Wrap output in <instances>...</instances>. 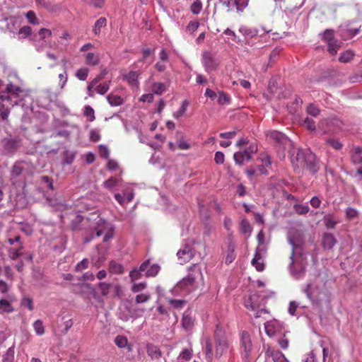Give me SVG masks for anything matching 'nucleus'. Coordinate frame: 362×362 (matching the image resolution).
<instances>
[{
  "label": "nucleus",
  "mask_w": 362,
  "mask_h": 362,
  "mask_svg": "<svg viewBox=\"0 0 362 362\" xmlns=\"http://www.w3.org/2000/svg\"><path fill=\"white\" fill-rule=\"evenodd\" d=\"M107 25V20L105 17H100L95 23L93 28V32L95 35H99L101 33V28H105Z\"/></svg>",
  "instance_id": "24"
},
{
  "label": "nucleus",
  "mask_w": 362,
  "mask_h": 362,
  "mask_svg": "<svg viewBox=\"0 0 362 362\" xmlns=\"http://www.w3.org/2000/svg\"><path fill=\"white\" fill-rule=\"evenodd\" d=\"M240 231L244 234H250L252 232V227L250 223L247 219H243L240 223Z\"/></svg>",
  "instance_id": "42"
},
{
  "label": "nucleus",
  "mask_w": 362,
  "mask_h": 362,
  "mask_svg": "<svg viewBox=\"0 0 362 362\" xmlns=\"http://www.w3.org/2000/svg\"><path fill=\"white\" fill-rule=\"evenodd\" d=\"M14 346H11L7 349L5 354L3 356V362H13L14 361Z\"/></svg>",
  "instance_id": "37"
},
{
  "label": "nucleus",
  "mask_w": 362,
  "mask_h": 362,
  "mask_svg": "<svg viewBox=\"0 0 362 362\" xmlns=\"http://www.w3.org/2000/svg\"><path fill=\"white\" fill-rule=\"evenodd\" d=\"M305 293L307 297L312 300L313 297L315 295V291L312 284H308L305 289Z\"/></svg>",
  "instance_id": "64"
},
{
  "label": "nucleus",
  "mask_w": 362,
  "mask_h": 362,
  "mask_svg": "<svg viewBox=\"0 0 362 362\" xmlns=\"http://www.w3.org/2000/svg\"><path fill=\"white\" fill-rule=\"evenodd\" d=\"M206 358L209 361L213 358L212 344L209 339L206 341Z\"/></svg>",
  "instance_id": "56"
},
{
  "label": "nucleus",
  "mask_w": 362,
  "mask_h": 362,
  "mask_svg": "<svg viewBox=\"0 0 362 362\" xmlns=\"http://www.w3.org/2000/svg\"><path fill=\"white\" fill-rule=\"evenodd\" d=\"M264 328L267 334L269 337L284 333V327L282 324L275 320L267 322L264 324Z\"/></svg>",
  "instance_id": "8"
},
{
  "label": "nucleus",
  "mask_w": 362,
  "mask_h": 362,
  "mask_svg": "<svg viewBox=\"0 0 362 362\" xmlns=\"http://www.w3.org/2000/svg\"><path fill=\"white\" fill-rule=\"evenodd\" d=\"M30 164V162L25 160H18L15 162L11 170V177H19L29 167Z\"/></svg>",
  "instance_id": "10"
},
{
  "label": "nucleus",
  "mask_w": 362,
  "mask_h": 362,
  "mask_svg": "<svg viewBox=\"0 0 362 362\" xmlns=\"http://www.w3.org/2000/svg\"><path fill=\"white\" fill-rule=\"evenodd\" d=\"M202 64L206 72L210 74L218 69L219 61L215 54L210 51H204L202 54Z\"/></svg>",
  "instance_id": "4"
},
{
  "label": "nucleus",
  "mask_w": 362,
  "mask_h": 362,
  "mask_svg": "<svg viewBox=\"0 0 362 362\" xmlns=\"http://www.w3.org/2000/svg\"><path fill=\"white\" fill-rule=\"evenodd\" d=\"M252 344L250 335L247 332L243 331L240 338V349L243 357L247 358L252 351Z\"/></svg>",
  "instance_id": "7"
},
{
  "label": "nucleus",
  "mask_w": 362,
  "mask_h": 362,
  "mask_svg": "<svg viewBox=\"0 0 362 362\" xmlns=\"http://www.w3.org/2000/svg\"><path fill=\"white\" fill-rule=\"evenodd\" d=\"M85 64L89 66H97L100 63V55L98 53L87 52L83 54Z\"/></svg>",
  "instance_id": "17"
},
{
  "label": "nucleus",
  "mask_w": 362,
  "mask_h": 362,
  "mask_svg": "<svg viewBox=\"0 0 362 362\" xmlns=\"http://www.w3.org/2000/svg\"><path fill=\"white\" fill-rule=\"evenodd\" d=\"M168 303L176 309H180L183 308L185 304V301L183 300L169 299Z\"/></svg>",
  "instance_id": "59"
},
{
  "label": "nucleus",
  "mask_w": 362,
  "mask_h": 362,
  "mask_svg": "<svg viewBox=\"0 0 362 362\" xmlns=\"http://www.w3.org/2000/svg\"><path fill=\"white\" fill-rule=\"evenodd\" d=\"M199 23L197 21H189L188 25L186 27V32L192 34L194 33L199 28Z\"/></svg>",
  "instance_id": "54"
},
{
  "label": "nucleus",
  "mask_w": 362,
  "mask_h": 362,
  "mask_svg": "<svg viewBox=\"0 0 362 362\" xmlns=\"http://www.w3.org/2000/svg\"><path fill=\"white\" fill-rule=\"evenodd\" d=\"M160 270V267L158 264L149 265L147 267L145 274L146 277H153L156 276Z\"/></svg>",
  "instance_id": "34"
},
{
  "label": "nucleus",
  "mask_w": 362,
  "mask_h": 362,
  "mask_svg": "<svg viewBox=\"0 0 362 362\" xmlns=\"http://www.w3.org/2000/svg\"><path fill=\"white\" fill-rule=\"evenodd\" d=\"M6 93H8L7 96L1 95L0 98L3 100H12L13 98H18L19 93L22 92V90L18 86H15L13 84L10 83L7 86Z\"/></svg>",
  "instance_id": "13"
},
{
  "label": "nucleus",
  "mask_w": 362,
  "mask_h": 362,
  "mask_svg": "<svg viewBox=\"0 0 362 362\" xmlns=\"http://www.w3.org/2000/svg\"><path fill=\"white\" fill-rule=\"evenodd\" d=\"M110 81L105 82L103 83L99 84L96 86L95 90L98 94L105 95L110 88Z\"/></svg>",
  "instance_id": "47"
},
{
  "label": "nucleus",
  "mask_w": 362,
  "mask_h": 362,
  "mask_svg": "<svg viewBox=\"0 0 362 362\" xmlns=\"http://www.w3.org/2000/svg\"><path fill=\"white\" fill-rule=\"evenodd\" d=\"M108 103L112 106L121 105L124 100L123 98L117 95L110 94L107 97Z\"/></svg>",
  "instance_id": "31"
},
{
  "label": "nucleus",
  "mask_w": 362,
  "mask_h": 362,
  "mask_svg": "<svg viewBox=\"0 0 362 362\" xmlns=\"http://www.w3.org/2000/svg\"><path fill=\"white\" fill-rule=\"evenodd\" d=\"M86 4L95 8H101L105 5V0H82Z\"/></svg>",
  "instance_id": "44"
},
{
  "label": "nucleus",
  "mask_w": 362,
  "mask_h": 362,
  "mask_svg": "<svg viewBox=\"0 0 362 362\" xmlns=\"http://www.w3.org/2000/svg\"><path fill=\"white\" fill-rule=\"evenodd\" d=\"M228 254L226 257V262L227 264H230L235 258V244L233 240L232 235H228Z\"/></svg>",
  "instance_id": "15"
},
{
  "label": "nucleus",
  "mask_w": 362,
  "mask_h": 362,
  "mask_svg": "<svg viewBox=\"0 0 362 362\" xmlns=\"http://www.w3.org/2000/svg\"><path fill=\"white\" fill-rule=\"evenodd\" d=\"M259 295L255 293L248 297L245 300V306L251 310L256 311L255 317L256 318L260 317L262 313H267V310L265 308H260V304H254V299H258Z\"/></svg>",
  "instance_id": "6"
},
{
  "label": "nucleus",
  "mask_w": 362,
  "mask_h": 362,
  "mask_svg": "<svg viewBox=\"0 0 362 362\" xmlns=\"http://www.w3.org/2000/svg\"><path fill=\"white\" fill-rule=\"evenodd\" d=\"M88 75V69L87 68H81L77 70L76 76L81 81H85Z\"/></svg>",
  "instance_id": "53"
},
{
  "label": "nucleus",
  "mask_w": 362,
  "mask_h": 362,
  "mask_svg": "<svg viewBox=\"0 0 362 362\" xmlns=\"http://www.w3.org/2000/svg\"><path fill=\"white\" fill-rule=\"evenodd\" d=\"M293 209L298 215H305L309 211V206L307 205L295 204Z\"/></svg>",
  "instance_id": "45"
},
{
  "label": "nucleus",
  "mask_w": 362,
  "mask_h": 362,
  "mask_svg": "<svg viewBox=\"0 0 362 362\" xmlns=\"http://www.w3.org/2000/svg\"><path fill=\"white\" fill-rule=\"evenodd\" d=\"M233 4L236 7L238 13L243 12L248 4V0H233Z\"/></svg>",
  "instance_id": "41"
},
{
  "label": "nucleus",
  "mask_w": 362,
  "mask_h": 362,
  "mask_svg": "<svg viewBox=\"0 0 362 362\" xmlns=\"http://www.w3.org/2000/svg\"><path fill=\"white\" fill-rule=\"evenodd\" d=\"M88 264H89L88 259L86 258L83 259L82 261H81L76 265L75 271L78 272H82L83 270L88 268Z\"/></svg>",
  "instance_id": "57"
},
{
  "label": "nucleus",
  "mask_w": 362,
  "mask_h": 362,
  "mask_svg": "<svg viewBox=\"0 0 362 362\" xmlns=\"http://www.w3.org/2000/svg\"><path fill=\"white\" fill-rule=\"evenodd\" d=\"M351 158L354 164L358 165L362 163V146H357L352 148L351 151Z\"/></svg>",
  "instance_id": "22"
},
{
  "label": "nucleus",
  "mask_w": 362,
  "mask_h": 362,
  "mask_svg": "<svg viewBox=\"0 0 362 362\" xmlns=\"http://www.w3.org/2000/svg\"><path fill=\"white\" fill-rule=\"evenodd\" d=\"M151 298L150 294L148 293H141L138 294L135 298V302L136 303H142L147 302Z\"/></svg>",
  "instance_id": "60"
},
{
  "label": "nucleus",
  "mask_w": 362,
  "mask_h": 362,
  "mask_svg": "<svg viewBox=\"0 0 362 362\" xmlns=\"http://www.w3.org/2000/svg\"><path fill=\"white\" fill-rule=\"evenodd\" d=\"M21 306L26 307L29 310H34L33 300L30 297H24L21 300Z\"/></svg>",
  "instance_id": "49"
},
{
  "label": "nucleus",
  "mask_w": 362,
  "mask_h": 362,
  "mask_svg": "<svg viewBox=\"0 0 362 362\" xmlns=\"http://www.w3.org/2000/svg\"><path fill=\"white\" fill-rule=\"evenodd\" d=\"M238 30L243 35L245 36L246 39L253 38L259 33V31L256 28L247 27L245 25L240 26Z\"/></svg>",
  "instance_id": "20"
},
{
  "label": "nucleus",
  "mask_w": 362,
  "mask_h": 362,
  "mask_svg": "<svg viewBox=\"0 0 362 362\" xmlns=\"http://www.w3.org/2000/svg\"><path fill=\"white\" fill-rule=\"evenodd\" d=\"M189 105V102L187 100H184L182 103V105L180 107V108L176 111L175 112H174L173 114V117H175V118H179L180 117H182L185 112H186L187 110V107Z\"/></svg>",
  "instance_id": "46"
},
{
  "label": "nucleus",
  "mask_w": 362,
  "mask_h": 362,
  "mask_svg": "<svg viewBox=\"0 0 362 362\" xmlns=\"http://www.w3.org/2000/svg\"><path fill=\"white\" fill-rule=\"evenodd\" d=\"M267 136L275 143L284 144L287 140V137L278 131H271L267 134Z\"/></svg>",
  "instance_id": "19"
},
{
  "label": "nucleus",
  "mask_w": 362,
  "mask_h": 362,
  "mask_svg": "<svg viewBox=\"0 0 362 362\" xmlns=\"http://www.w3.org/2000/svg\"><path fill=\"white\" fill-rule=\"evenodd\" d=\"M328 49L327 51L332 55H335L337 51L341 47V42L338 40H334L332 42H327Z\"/></svg>",
  "instance_id": "27"
},
{
  "label": "nucleus",
  "mask_w": 362,
  "mask_h": 362,
  "mask_svg": "<svg viewBox=\"0 0 362 362\" xmlns=\"http://www.w3.org/2000/svg\"><path fill=\"white\" fill-rule=\"evenodd\" d=\"M148 264H150V260L147 259L141 264L139 269L136 268L132 269L129 273L131 281L133 282L140 279L142 277V272L146 270Z\"/></svg>",
  "instance_id": "12"
},
{
  "label": "nucleus",
  "mask_w": 362,
  "mask_h": 362,
  "mask_svg": "<svg viewBox=\"0 0 362 362\" xmlns=\"http://www.w3.org/2000/svg\"><path fill=\"white\" fill-rule=\"evenodd\" d=\"M92 216H97V218L95 219L96 221L95 224L93 227V230L95 232V235L97 237H100L104 232H105V234L103 237V242H107L112 239L114 235L113 228L109 226L105 220L100 217V216L95 214H93Z\"/></svg>",
  "instance_id": "2"
},
{
  "label": "nucleus",
  "mask_w": 362,
  "mask_h": 362,
  "mask_svg": "<svg viewBox=\"0 0 362 362\" xmlns=\"http://www.w3.org/2000/svg\"><path fill=\"white\" fill-rule=\"evenodd\" d=\"M14 310L11 302L6 299L0 300V313H11Z\"/></svg>",
  "instance_id": "25"
},
{
  "label": "nucleus",
  "mask_w": 362,
  "mask_h": 362,
  "mask_svg": "<svg viewBox=\"0 0 362 362\" xmlns=\"http://www.w3.org/2000/svg\"><path fill=\"white\" fill-rule=\"evenodd\" d=\"M346 218L352 221L359 216V211L354 207H348L345 211Z\"/></svg>",
  "instance_id": "32"
},
{
  "label": "nucleus",
  "mask_w": 362,
  "mask_h": 362,
  "mask_svg": "<svg viewBox=\"0 0 362 362\" xmlns=\"http://www.w3.org/2000/svg\"><path fill=\"white\" fill-rule=\"evenodd\" d=\"M354 57V53L351 50H346L341 54L339 61L341 63H348L351 62Z\"/></svg>",
  "instance_id": "36"
},
{
  "label": "nucleus",
  "mask_w": 362,
  "mask_h": 362,
  "mask_svg": "<svg viewBox=\"0 0 362 362\" xmlns=\"http://www.w3.org/2000/svg\"><path fill=\"white\" fill-rule=\"evenodd\" d=\"M325 142L335 150H340L343 146L342 144L339 140L333 139H327Z\"/></svg>",
  "instance_id": "51"
},
{
  "label": "nucleus",
  "mask_w": 362,
  "mask_h": 362,
  "mask_svg": "<svg viewBox=\"0 0 362 362\" xmlns=\"http://www.w3.org/2000/svg\"><path fill=\"white\" fill-rule=\"evenodd\" d=\"M296 158L298 160H302L300 162L303 163V166L311 173H315L317 172L319 167L317 165L315 156L311 152L305 153L299 150L297 153Z\"/></svg>",
  "instance_id": "5"
},
{
  "label": "nucleus",
  "mask_w": 362,
  "mask_h": 362,
  "mask_svg": "<svg viewBox=\"0 0 362 362\" xmlns=\"http://www.w3.org/2000/svg\"><path fill=\"white\" fill-rule=\"evenodd\" d=\"M257 160H259L261 162V164L263 165L264 166H266L269 169L271 168V157L267 153H260Z\"/></svg>",
  "instance_id": "30"
},
{
  "label": "nucleus",
  "mask_w": 362,
  "mask_h": 362,
  "mask_svg": "<svg viewBox=\"0 0 362 362\" xmlns=\"http://www.w3.org/2000/svg\"><path fill=\"white\" fill-rule=\"evenodd\" d=\"M58 78L59 79V86L61 89H63L68 81L67 71H64L63 73L59 74Z\"/></svg>",
  "instance_id": "55"
},
{
  "label": "nucleus",
  "mask_w": 362,
  "mask_h": 362,
  "mask_svg": "<svg viewBox=\"0 0 362 362\" xmlns=\"http://www.w3.org/2000/svg\"><path fill=\"white\" fill-rule=\"evenodd\" d=\"M33 327L37 335L42 336L45 334V327L41 320H35L33 324Z\"/></svg>",
  "instance_id": "33"
},
{
  "label": "nucleus",
  "mask_w": 362,
  "mask_h": 362,
  "mask_svg": "<svg viewBox=\"0 0 362 362\" xmlns=\"http://www.w3.org/2000/svg\"><path fill=\"white\" fill-rule=\"evenodd\" d=\"M192 356V349H185L180 354L179 357L182 358L186 361H189Z\"/></svg>",
  "instance_id": "63"
},
{
  "label": "nucleus",
  "mask_w": 362,
  "mask_h": 362,
  "mask_svg": "<svg viewBox=\"0 0 362 362\" xmlns=\"http://www.w3.org/2000/svg\"><path fill=\"white\" fill-rule=\"evenodd\" d=\"M177 256L180 261V264H182L189 262L193 257L194 252L190 247L186 246L177 252Z\"/></svg>",
  "instance_id": "14"
},
{
  "label": "nucleus",
  "mask_w": 362,
  "mask_h": 362,
  "mask_svg": "<svg viewBox=\"0 0 362 362\" xmlns=\"http://www.w3.org/2000/svg\"><path fill=\"white\" fill-rule=\"evenodd\" d=\"M18 144L16 140L5 139L4 141V149L6 153H13L17 151Z\"/></svg>",
  "instance_id": "21"
},
{
  "label": "nucleus",
  "mask_w": 362,
  "mask_h": 362,
  "mask_svg": "<svg viewBox=\"0 0 362 362\" xmlns=\"http://www.w3.org/2000/svg\"><path fill=\"white\" fill-rule=\"evenodd\" d=\"M141 75L139 71H130L129 73L123 74L122 78L132 88L137 89L139 88V77Z\"/></svg>",
  "instance_id": "9"
},
{
  "label": "nucleus",
  "mask_w": 362,
  "mask_h": 362,
  "mask_svg": "<svg viewBox=\"0 0 362 362\" xmlns=\"http://www.w3.org/2000/svg\"><path fill=\"white\" fill-rule=\"evenodd\" d=\"M271 356L274 362H288L284 354L280 351H272Z\"/></svg>",
  "instance_id": "35"
},
{
  "label": "nucleus",
  "mask_w": 362,
  "mask_h": 362,
  "mask_svg": "<svg viewBox=\"0 0 362 362\" xmlns=\"http://www.w3.org/2000/svg\"><path fill=\"white\" fill-rule=\"evenodd\" d=\"M251 264L258 272H262L264 269L262 257L259 251V247L256 249L254 258L251 261Z\"/></svg>",
  "instance_id": "18"
},
{
  "label": "nucleus",
  "mask_w": 362,
  "mask_h": 362,
  "mask_svg": "<svg viewBox=\"0 0 362 362\" xmlns=\"http://www.w3.org/2000/svg\"><path fill=\"white\" fill-rule=\"evenodd\" d=\"M216 341V356L220 358L228 349V342L223 331L218 326L214 332Z\"/></svg>",
  "instance_id": "3"
},
{
  "label": "nucleus",
  "mask_w": 362,
  "mask_h": 362,
  "mask_svg": "<svg viewBox=\"0 0 362 362\" xmlns=\"http://www.w3.org/2000/svg\"><path fill=\"white\" fill-rule=\"evenodd\" d=\"M84 115L89 117L90 122L95 119L94 110L89 105L85 107Z\"/></svg>",
  "instance_id": "62"
},
{
  "label": "nucleus",
  "mask_w": 362,
  "mask_h": 362,
  "mask_svg": "<svg viewBox=\"0 0 362 362\" xmlns=\"http://www.w3.org/2000/svg\"><path fill=\"white\" fill-rule=\"evenodd\" d=\"M202 9V3L201 0H195L190 6L191 12L194 15H198Z\"/></svg>",
  "instance_id": "40"
},
{
  "label": "nucleus",
  "mask_w": 362,
  "mask_h": 362,
  "mask_svg": "<svg viewBox=\"0 0 362 362\" xmlns=\"http://www.w3.org/2000/svg\"><path fill=\"white\" fill-rule=\"evenodd\" d=\"M151 90L154 94L161 95L166 90V86L163 83L155 82L152 84Z\"/></svg>",
  "instance_id": "29"
},
{
  "label": "nucleus",
  "mask_w": 362,
  "mask_h": 362,
  "mask_svg": "<svg viewBox=\"0 0 362 362\" xmlns=\"http://www.w3.org/2000/svg\"><path fill=\"white\" fill-rule=\"evenodd\" d=\"M303 125L305 126V127L306 129H308V130H310V131L315 130V127H316L315 122L309 117H306L304 119Z\"/></svg>",
  "instance_id": "61"
},
{
  "label": "nucleus",
  "mask_w": 362,
  "mask_h": 362,
  "mask_svg": "<svg viewBox=\"0 0 362 362\" xmlns=\"http://www.w3.org/2000/svg\"><path fill=\"white\" fill-rule=\"evenodd\" d=\"M182 327L186 330H190L194 326V320L191 316L185 313L181 322Z\"/></svg>",
  "instance_id": "26"
},
{
  "label": "nucleus",
  "mask_w": 362,
  "mask_h": 362,
  "mask_svg": "<svg viewBox=\"0 0 362 362\" xmlns=\"http://www.w3.org/2000/svg\"><path fill=\"white\" fill-rule=\"evenodd\" d=\"M23 248V246L22 243H20V244L17 248H16V247L10 248L8 251L9 257L13 260H16L21 256H23L24 255L21 252Z\"/></svg>",
  "instance_id": "23"
},
{
  "label": "nucleus",
  "mask_w": 362,
  "mask_h": 362,
  "mask_svg": "<svg viewBox=\"0 0 362 362\" xmlns=\"http://www.w3.org/2000/svg\"><path fill=\"white\" fill-rule=\"evenodd\" d=\"M115 343L119 348H124L128 344V340L126 337L118 335L115 339Z\"/></svg>",
  "instance_id": "43"
},
{
  "label": "nucleus",
  "mask_w": 362,
  "mask_h": 362,
  "mask_svg": "<svg viewBox=\"0 0 362 362\" xmlns=\"http://www.w3.org/2000/svg\"><path fill=\"white\" fill-rule=\"evenodd\" d=\"M203 281V275L201 269L193 265L189 269V274L177 284L178 287L187 291L195 290L199 284Z\"/></svg>",
  "instance_id": "1"
},
{
  "label": "nucleus",
  "mask_w": 362,
  "mask_h": 362,
  "mask_svg": "<svg viewBox=\"0 0 362 362\" xmlns=\"http://www.w3.org/2000/svg\"><path fill=\"white\" fill-rule=\"evenodd\" d=\"M338 221L332 216H327L325 218V223L327 228H334Z\"/></svg>",
  "instance_id": "50"
},
{
  "label": "nucleus",
  "mask_w": 362,
  "mask_h": 362,
  "mask_svg": "<svg viewBox=\"0 0 362 362\" xmlns=\"http://www.w3.org/2000/svg\"><path fill=\"white\" fill-rule=\"evenodd\" d=\"M25 17L28 22L33 25H38L40 23L39 20L36 17L35 13L33 11H29L26 13Z\"/></svg>",
  "instance_id": "48"
},
{
  "label": "nucleus",
  "mask_w": 362,
  "mask_h": 362,
  "mask_svg": "<svg viewBox=\"0 0 362 362\" xmlns=\"http://www.w3.org/2000/svg\"><path fill=\"white\" fill-rule=\"evenodd\" d=\"M146 350L148 356L156 362H162L163 360L165 362V360L162 358V352L160 348L154 344H148L146 345Z\"/></svg>",
  "instance_id": "11"
},
{
  "label": "nucleus",
  "mask_w": 362,
  "mask_h": 362,
  "mask_svg": "<svg viewBox=\"0 0 362 362\" xmlns=\"http://www.w3.org/2000/svg\"><path fill=\"white\" fill-rule=\"evenodd\" d=\"M110 287L111 285L107 283L101 282L99 284V288L100 290L101 294L104 296L109 293Z\"/></svg>",
  "instance_id": "58"
},
{
  "label": "nucleus",
  "mask_w": 362,
  "mask_h": 362,
  "mask_svg": "<svg viewBox=\"0 0 362 362\" xmlns=\"http://www.w3.org/2000/svg\"><path fill=\"white\" fill-rule=\"evenodd\" d=\"M119 182V179L111 177L108 180H107L105 182H104V187L110 190H112L114 189L115 187L117 185V184Z\"/></svg>",
  "instance_id": "39"
},
{
  "label": "nucleus",
  "mask_w": 362,
  "mask_h": 362,
  "mask_svg": "<svg viewBox=\"0 0 362 362\" xmlns=\"http://www.w3.org/2000/svg\"><path fill=\"white\" fill-rule=\"evenodd\" d=\"M109 272L112 274H122L124 268L122 264L117 263L115 261H110L109 264Z\"/></svg>",
  "instance_id": "28"
},
{
  "label": "nucleus",
  "mask_w": 362,
  "mask_h": 362,
  "mask_svg": "<svg viewBox=\"0 0 362 362\" xmlns=\"http://www.w3.org/2000/svg\"><path fill=\"white\" fill-rule=\"evenodd\" d=\"M322 40L327 43L334 40L335 39L334 37V30L331 29H327L325 30L322 35Z\"/></svg>",
  "instance_id": "52"
},
{
  "label": "nucleus",
  "mask_w": 362,
  "mask_h": 362,
  "mask_svg": "<svg viewBox=\"0 0 362 362\" xmlns=\"http://www.w3.org/2000/svg\"><path fill=\"white\" fill-rule=\"evenodd\" d=\"M230 103V97L223 91L218 92V103L221 105H228Z\"/></svg>",
  "instance_id": "38"
},
{
  "label": "nucleus",
  "mask_w": 362,
  "mask_h": 362,
  "mask_svg": "<svg viewBox=\"0 0 362 362\" xmlns=\"http://www.w3.org/2000/svg\"><path fill=\"white\" fill-rule=\"evenodd\" d=\"M337 243V240L331 233H325L322 236V245L324 249L331 250Z\"/></svg>",
  "instance_id": "16"
}]
</instances>
